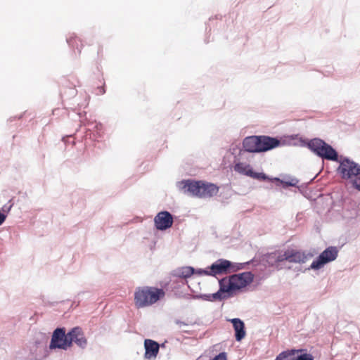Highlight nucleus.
Masks as SVG:
<instances>
[{
    "label": "nucleus",
    "mask_w": 360,
    "mask_h": 360,
    "mask_svg": "<svg viewBox=\"0 0 360 360\" xmlns=\"http://www.w3.org/2000/svg\"><path fill=\"white\" fill-rule=\"evenodd\" d=\"M239 269V267L236 266L229 260L220 259L213 263L210 267L203 272L205 275L216 276L217 274H227L231 271H235Z\"/></svg>",
    "instance_id": "6"
},
{
    "label": "nucleus",
    "mask_w": 360,
    "mask_h": 360,
    "mask_svg": "<svg viewBox=\"0 0 360 360\" xmlns=\"http://www.w3.org/2000/svg\"><path fill=\"white\" fill-rule=\"evenodd\" d=\"M68 43L69 44L70 46H71L72 48L74 49H77L78 50V52L79 53H81V49H82V40L75 36V37H70L68 39Z\"/></svg>",
    "instance_id": "18"
},
{
    "label": "nucleus",
    "mask_w": 360,
    "mask_h": 360,
    "mask_svg": "<svg viewBox=\"0 0 360 360\" xmlns=\"http://www.w3.org/2000/svg\"><path fill=\"white\" fill-rule=\"evenodd\" d=\"M265 259L270 266H276V252L266 255Z\"/></svg>",
    "instance_id": "19"
},
{
    "label": "nucleus",
    "mask_w": 360,
    "mask_h": 360,
    "mask_svg": "<svg viewBox=\"0 0 360 360\" xmlns=\"http://www.w3.org/2000/svg\"><path fill=\"white\" fill-rule=\"evenodd\" d=\"M259 148L261 152L267 151L273 149L280 144V141L276 138H272L266 136H259Z\"/></svg>",
    "instance_id": "15"
},
{
    "label": "nucleus",
    "mask_w": 360,
    "mask_h": 360,
    "mask_svg": "<svg viewBox=\"0 0 360 360\" xmlns=\"http://www.w3.org/2000/svg\"><path fill=\"white\" fill-rule=\"evenodd\" d=\"M100 51H101V49L99 47V48H98V52H97V54H99Z\"/></svg>",
    "instance_id": "27"
},
{
    "label": "nucleus",
    "mask_w": 360,
    "mask_h": 360,
    "mask_svg": "<svg viewBox=\"0 0 360 360\" xmlns=\"http://www.w3.org/2000/svg\"><path fill=\"white\" fill-rule=\"evenodd\" d=\"M259 143V136H248L243 140V147L245 151L250 153H260Z\"/></svg>",
    "instance_id": "12"
},
{
    "label": "nucleus",
    "mask_w": 360,
    "mask_h": 360,
    "mask_svg": "<svg viewBox=\"0 0 360 360\" xmlns=\"http://www.w3.org/2000/svg\"><path fill=\"white\" fill-rule=\"evenodd\" d=\"M286 251L287 261L290 263H304L307 260V255L300 250L288 249Z\"/></svg>",
    "instance_id": "13"
},
{
    "label": "nucleus",
    "mask_w": 360,
    "mask_h": 360,
    "mask_svg": "<svg viewBox=\"0 0 360 360\" xmlns=\"http://www.w3.org/2000/svg\"><path fill=\"white\" fill-rule=\"evenodd\" d=\"M68 338L70 342V347L74 342L81 348H85L87 345V339L86 338L82 329L80 327H75L68 333Z\"/></svg>",
    "instance_id": "9"
},
{
    "label": "nucleus",
    "mask_w": 360,
    "mask_h": 360,
    "mask_svg": "<svg viewBox=\"0 0 360 360\" xmlns=\"http://www.w3.org/2000/svg\"><path fill=\"white\" fill-rule=\"evenodd\" d=\"M212 360H227L226 355L224 352H221L217 356H216L214 358H213Z\"/></svg>",
    "instance_id": "24"
},
{
    "label": "nucleus",
    "mask_w": 360,
    "mask_h": 360,
    "mask_svg": "<svg viewBox=\"0 0 360 360\" xmlns=\"http://www.w3.org/2000/svg\"><path fill=\"white\" fill-rule=\"evenodd\" d=\"M162 289L143 286L139 287L134 292V305L137 309L144 308L156 303L165 297Z\"/></svg>",
    "instance_id": "3"
},
{
    "label": "nucleus",
    "mask_w": 360,
    "mask_h": 360,
    "mask_svg": "<svg viewBox=\"0 0 360 360\" xmlns=\"http://www.w3.org/2000/svg\"><path fill=\"white\" fill-rule=\"evenodd\" d=\"M223 293H226V291H222L221 290V285L219 284V290L217 292L214 293L212 295V297H213V298L214 300H221V299H222V294Z\"/></svg>",
    "instance_id": "21"
},
{
    "label": "nucleus",
    "mask_w": 360,
    "mask_h": 360,
    "mask_svg": "<svg viewBox=\"0 0 360 360\" xmlns=\"http://www.w3.org/2000/svg\"><path fill=\"white\" fill-rule=\"evenodd\" d=\"M338 172L342 179H352L360 175V165L347 158H345L340 161Z\"/></svg>",
    "instance_id": "5"
},
{
    "label": "nucleus",
    "mask_w": 360,
    "mask_h": 360,
    "mask_svg": "<svg viewBox=\"0 0 360 360\" xmlns=\"http://www.w3.org/2000/svg\"><path fill=\"white\" fill-rule=\"evenodd\" d=\"M286 255V251L284 252H276V265L278 264L280 262L287 261V259L285 258Z\"/></svg>",
    "instance_id": "20"
},
{
    "label": "nucleus",
    "mask_w": 360,
    "mask_h": 360,
    "mask_svg": "<svg viewBox=\"0 0 360 360\" xmlns=\"http://www.w3.org/2000/svg\"><path fill=\"white\" fill-rule=\"evenodd\" d=\"M6 218V216L4 214L0 213V225L4 222Z\"/></svg>",
    "instance_id": "26"
},
{
    "label": "nucleus",
    "mask_w": 360,
    "mask_h": 360,
    "mask_svg": "<svg viewBox=\"0 0 360 360\" xmlns=\"http://www.w3.org/2000/svg\"><path fill=\"white\" fill-rule=\"evenodd\" d=\"M297 360H314L313 356L309 354H304L299 356Z\"/></svg>",
    "instance_id": "23"
},
{
    "label": "nucleus",
    "mask_w": 360,
    "mask_h": 360,
    "mask_svg": "<svg viewBox=\"0 0 360 360\" xmlns=\"http://www.w3.org/2000/svg\"><path fill=\"white\" fill-rule=\"evenodd\" d=\"M309 148L322 158L333 161L338 160V153L330 145L319 139L310 141Z\"/></svg>",
    "instance_id": "4"
},
{
    "label": "nucleus",
    "mask_w": 360,
    "mask_h": 360,
    "mask_svg": "<svg viewBox=\"0 0 360 360\" xmlns=\"http://www.w3.org/2000/svg\"><path fill=\"white\" fill-rule=\"evenodd\" d=\"M281 184H283V187H287V186H294L296 184V183H291V182L283 181H281Z\"/></svg>",
    "instance_id": "25"
},
{
    "label": "nucleus",
    "mask_w": 360,
    "mask_h": 360,
    "mask_svg": "<svg viewBox=\"0 0 360 360\" xmlns=\"http://www.w3.org/2000/svg\"><path fill=\"white\" fill-rule=\"evenodd\" d=\"M352 185L356 189L360 191V175L354 177Z\"/></svg>",
    "instance_id": "22"
},
{
    "label": "nucleus",
    "mask_w": 360,
    "mask_h": 360,
    "mask_svg": "<svg viewBox=\"0 0 360 360\" xmlns=\"http://www.w3.org/2000/svg\"><path fill=\"white\" fill-rule=\"evenodd\" d=\"M338 255V250L335 247H328L322 252L318 258L313 261L310 268L311 269H320L326 264L334 261Z\"/></svg>",
    "instance_id": "7"
},
{
    "label": "nucleus",
    "mask_w": 360,
    "mask_h": 360,
    "mask_svg": "<svg viewBox=\"0 0 360 360\" xmlns=\"http://www.w3.org/2000/svg\"><path fill=\"white\" fill-rule=\"evenodd\" d=\"M194 273V269L191 266H184L178 269L176 271V276L183 278L191 277Z\"/></svg>",
    "instance_id": "17"
},
{
    "label": "nucleus",
    "mask_w": 360,
    "mask_h": 360,
    "mask_svg": "<svg viewBox=\"0 0 360 360\" xmlns=\"http://www.w3.org/2000/svg\"><path fill=\"white\" fill-rule=\"evenodd\" d=\"M50 349H62L66 350L70 348V342L68 338V333H65L64 328H56L52 335Z\"/></svg>",
    "instance_id": "8"
},
{
    "label": "nucleus",
    "mask_w": 360,
    "mask_h": 360,
    "mask_svg": "<svg viewBox=\"0 0 360 360\" xmlns=\"http://www.w3.org/2000/svg\"><path fill=\"white\" fill-rule=\"evenodd\" d=\"M145 354L146 359H155L159 352V344L154 340L146 339L144 341Z\"/></svg>",
    "instance_id": "14"
},
{
    "label": "nucleus",
    "mask_w": 360,
    "mask_h": 360,
    "mask_svg": "<svg viewBox=\"0 0 360 360\" xmlns=\"http://www.w3.org/2000/svg\"><path fill=\"white\" fill-rule=\"evenodd\" d=\"M233 323L234 330L236 332V339L237 341H240L245 336V324L244 323L238 318H235L230 320Z\"/></svg>",
    "instance_id": "16"
},
{
    "label": "nucleus",
    "mask_w": 360,
    "mask_h": 360,
    "mask_svg": "<svg viewBox=\"0 0 360 360\" xmlns=\"http://www.w3.org/2000/svg\"><path fill=\"white\" fill-rule=\"evenodd\" d=\"M234 170L236 172L250 176L259 180H266L268 177L264 173H257L253 172L250 165L245 162H238L234 165Z\"/></svg>",
    "instance_id": "11"
},
{
    "label": "nucleus",
    "mask_w": 360,
    "mask_h": 360,
    "mask_svg": "<svg viewBox=\"0 0 360 360\" xmlns=\"http://www.w3.org/2000/svg\"><path fill=\"white\" fill-rule=\"evenodd\" d=\"M154 223L158 230H166L173 224L172 215L167 211L160 212L155 217Z\"/></svg>",
    "instance_id": "10"
},
{
    "label": "nucleus",
    "mask_w": 360,
    "mask_h": 360,
    "mask_svg": "<svg viewBox=\"0 0 360 360\" xmlns=\"http://www.w3.org/2000/svg\"><path fill=\"white\" fill-rule=\"evenodd\" d=\"M253 279L254 275L250 271H246L224 277L219 283L221 290L231 296L250 284Z\"/></svg>",
    "instance_id": "2"
},
{
    "label": "nucleus",
    "mask_w": 360,
    "mask_h": 360,
    "mask_svg": "<svg viewBox=\"0 0 360 360\" xmlns=\"http://www.w3.org/2000/svg\"><path fill=\"white\" fill-rule=\"evenodd\" d=\"M180 188L184 193L199 198H212L218 193L219 189L212 183L190 179L182 181Z\"/></svg>",
    "instance_id": "1"
}]
</instances>
